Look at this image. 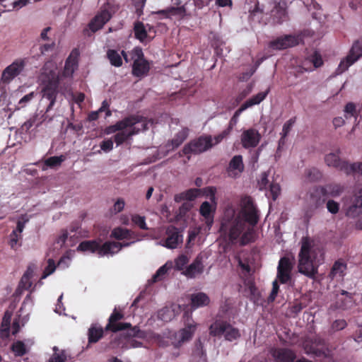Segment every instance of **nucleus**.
I'll return each mask as SVG.
<instances>
[{
	"label": "nucleus",
	"instance_id": "1",
	"mask_svg": "<svg viewBox=\"0 0 362 362\" xmlns=\"http://www.w3.org/2000/svg\"><path fill=\"white\" fill-rule=\"evenodd\" d=\"M259 220V211L251 197L245 196L241 199V209L237 216L233 215L230 219L223 220L221 230L227 233L228 239L234 243L245 229L246 223L255 226Z\"/></svg>",
	"mask_w": 362,
	"mask_h": 362
},
{
	"label": "nucleus",
	"instance_id": "2",
	"mask_svg": "<svg viewBox=\"0 0 362 362\" xmlns=\"http://www.w3.org/2000/svg\"><path fill=\"white\" fill-rule=\"evenodd\" d=\"M322 255L320 250L313 247L309 238H303L298 254L299 272L310 277L314 276L323 260Z\"/></svg>",
	"mask_w": 362,
	"mask_h": 362
},
{
	"label": "nucleus",
	"instance_id": "3",
	"mask_svg": "<svg viewBox=\"0 0 362 362\" xmlns=\"http://www.w3.org/2000/svg\"><path fill=\"white\" fill-rule=\"evenodd\" d=\"M340 149L335 153H329L325 157V163L329 166L337 168L345 173L347 175L360 174L362 175V162L349 163L339 158Z\"/></svg>",
	"mask_w": 362,
	"mask_h": 362
},
{
	"label": "nucleus",
	"instance_id": "4",
	"mask_svg": "<svg viewBox=\"0 0 362 362\" xmlns=\"http://www.w3.org/2000/svg\"><path fill=\"white\" fill-rule=\"evenodd\" d=\"M344 191V186L339 183H329L324 186L315 188L311 194V198L315 200L317 206L325 203L328 197H337Z\"/></svg>",
	"mask_w": 362,
	"mask_h": 362
},
{
	"label": "nucleus",
	"instance_id": "5",
	"mask_svg": "<svg viewBox=\"0 0 362 362\" xmlns=\"http://www.w3.org/2000/svg\"><path fill=\"white\" fill-rule=\"evenodd\" d=\"M209 334L213 337H223L226 341H233L240 337L238 329L226 321L216 320L209 327Z\"/></svg>",
	"mask_w": 362,
	"mask_h": 362
},
{
	"label": "nucleus",
	"instance_id": "6",
	"mask_svg": "<svg viewBox=\"0 0 362 362\" xmlns=\"http://www.w3.org/2000/svg\"><path fill=\"white\" fill-rule=\"evenodd\" d=\"M59 85V78L58 75L55 72L51 71L49 75L47 76V80L45 81V85L42 89V99L49 101L45 113L49 112L56 103Z\"/></svg>",
	"mask_w": 362,
	"mask_h": 362
},
{
	"label": "nucleus",
	"instance_id": "7",
	"mask_svg": "<svg viewBox=\"0 0 362 362\" xmlns=\"http://www.w3.org/2000/svg\"><path fill=\"white\" fill-rule=\"evenodd\" d=\"M211 136H201L185 145L182 148L184 155L199 154L210 149L213 146Z\"/></svg>",
	"mask_w": 362,
	"mask_h": 362
},
{
	"label": "nucleus",
	"instance_id": "8",
	"mask_svg": "<svg viewBox=\"0 0 362 362\" xmlns=\"http://www.w3.org/2000/svg\"><path fill=\"white\" fill-rule=\"evenodd\" d=\"M112 247H117L116 244L110 243V241H106L101 245L100 240H84L78 245V250L91 253L97 252L100 256H105L110 255Z\"/></svg>",
	"mask_w": 362,
	"mask_h": 362
},
{
	"label": "nucleus",
	"instance_id": "9",
	"mask_svg": "<svg viewBox=\"0 0 362 362\" xmlns=\"http://www.w3.org/2000/svg\"><path fill=\"white\" fill-rule=\"evenodd\" d=\"M344 210L346 216L355 218L362 214V193L359 192L346 197L344 201Z\"/></svg>",
	"mask_w": 362,
	"mask_h": 362
},
{
	"label": "nucleus",
	"instance_id": "10",
	"mask_svg": "<svg viewBox=\"0 0 362 362\" xmlns=\"http://www.w3.org/2000/svg\"><path fill=\"white\" fill-rule=\"evenodd\" d=\"M362 57V37L355 41L346 57L341 61L337 69V74L344 72L348 68Z\"/></svg>",
	"mask_w": 362,
	"mask_h": 362
},
{
	"label": "nucleus",
	"instance_id": "11",
	"mask_svg": "<svg viewBox=\"0 0 362 362\" xmlns=\"http://www.w3.org/2000/svg\"><path fill=\"white\" fill-rule=\"evenodd\" d=\"M25 65V59L15 60L3 71L1 77V83L5 85L10 83L14 78L18 76L23 71Z\"/></svg>",
	"mask_w": 362,
	"mask_h": 362
},
{
	"label": "nucleus",
	"instance_id": "12",
	"mask_svg": "<svg viewBox=\"0 0 362 362\" xmlns=\"http://www.w3.org/2000/svg\"><path fill=\"white\" fill-rule=\"evenodd\" d=\"M110 18V13L106 9L102 10L90 21L88 28L83 29V35L90 36L93 33L101 29Z\"/></svg>",
	"mask_w": 362,
	"mask_h": 362
},
{
	"label": "nucleus",
	"instance_id": "13",
	"mask_svg": "<svg viewBox=\"0 0 362 362\" xmlns=\"http://www.w3.org/2000/svg\"><path fill=\"white\" fill-rule=\"evenodd\" d=\"M148 129V124L144 121L141 117V122L139 124H134V126L129 127L128 129L121 130L114 136V141L117 146L122 144L127 139L131 138L133 135L137 134L141 130Z\"/></svg>",
	"mask_w": 362,
	"mask_h": 362
},
{
	"label": "nucleus",
	"instance_id": "14",
	"mask_svg": "<svg viewBox=\"0 0 362 362\" xmlns=\"http://www.w3.org/2000/svg\"><path fill=\"white\" fill-rule=\"evenodd\" d=\"M270 16L274 23L281 24L288 19L287 4L284 0H273Z\"/></svg>",
	"mask_w": 362,
	"mask_h": 362
},
{
	"label": "nucleus",
	"instance_id": "15",
	"mask_svg": "<svg viewBox=\"0 0 362 362\" xmlns=\"http://www.w3.org/2000/svg\"><path fill=\"white\" fill-rule=\"evenodd\" d=\"M197 325L194 323H187L183 329L179 330L174 334L173 344L175 348L180 347L185 343L189 341L192 338Z\"/></svg>",
	"mask_w": 362,
	"mask_h": 362
},
{
	"label": "nucleus",
	"instance_id": "16",
	"mask_svg": "<svg viewBox=\"0 0 362 362\" xmlns=\"http://www.w3.org/2000/svg\"><path fill=\"white\" fill-rule=\"evenodd\" d=\"M299 41L300 38L298 36L286 35L271 41L269 42V47L274 49H284L298 45Z\"/></svg>",
	"mask_w": 362,
	"mask_h": 362
},
{
	"label": "nucleus",
	"instance_id": "17",
	"mask_svg": "<svg viewBox=\"0 0 362 362\" xmlns=\"http://www.w3.org/2000/svg\"><path fill=\"white\" fill-rule=\"evenodd\" d=\"M260 139V134L253 128L244 130L241 134V144L245 148L256 147Z\"/></svg>",
	"mask_w": 362,
	"mask_h": 362
},
{
	"label": "nucleus",
	"instance_id": "18",
	"mask_svg": "<svg viewBox=\"0 0 362 362\" xmlns=\"http://www.w3.org/2000/svg\"><path fill=\"white\" fill-rule=\"evenodd\" d=\"M293 266L288 257H281L277 267V278L282 284H286L291 279Z\"/></svg>",
	"mask_w": 362,
	"mask_h": 362
},
{
	"label": "nucleus",
	"instance_id": "19",
	"mask_svg": "<svg viewBox=\"0 0 362 362\" xmlns=\"http://www.w3.org/2000/svg\"><path fill=\"white\" fill-rule=\"evenodd\" d=\"M166 238L165 240V247L169 249L177 248L182 243V235L174 226H170L166 229Z\"/></svg>",
	"mask_w": 362,
	"mask_h": 362
},
{
	"label": "nucleus",
	"instance_id": "20",
	"mask_svg": "<svg viewBox=\"0 0 362 362\" xmlns=\"http://www.w3.org/2000/svg\"><path fill=\"white\" fill-rule=\"evenodd\" d=\"M141 122V117L132 115L127 117L123 119L118 121L115 124L110 126L107 129V133H115L117 131L128 129L129 127L134 126V124H139Z\"/></svg>",
	"mask_w": 362,
	"mask_h": 362
},
{
	"label": "nucleus",
	"instance_id": "21",
	"mask_svg": "<svg viewBox=\"0 0 362 362\" xmlns=\"http://www.w3.org/2000/svg\"><path fill=\"white\" fill-rule=\"evenodd\" d=\"M124 318V315L122 313L118 312L116 308H115L113 313L110 315L109 318V322L107 325L105 329L111 330L113 332H117L118 331H122L126 329L127 327H131V324L128 322H117L119 320Z\"/></svg>",
	"mask_w": 362,
	"mask_h": 362
},
{
	"label": "nucleus",
	"instance_id": "22",
	"mask_svg": "<svg viewBox=\"0 0 362 362\" xmlns=\"http://www.w3.org/2000/svg\"><path fill=\"white\" fill-rule=\"evenodd\" d=\"M33 267H28L25 272L21 277L16 292L13 294H23V293L25 291H28L30 293L33 292V289H31L33 285L31 278L33 277Z\"/></svg>",
	"mask_w": 362,
	"mask_h": 362
},
{
	"label": "nucleus",
	"instance_id": "23",
	"mask_svg": "<svg viewBox=\"0 0 362 362\" xmlns=\"http://www.w3.org/2000/svg\"><path fill=\"white\" fill-rule=\"evenodd\" d=\"M45 112H42V111L35 113L22 124L21 127V132L28 133L33 127H38L47 119V116Z\"/></svg>",
	"mask_w": 362,
	"mask_h": 362
},
{
	"label": "nucleus",
	"instance_id": "24",
	"mask_svg": "<svg viewBox=\"0 0 362 362\" xmlns=\"http://www.w3.org/2000/svg\"><path fill=\"white\" fill-rule=\"evenodd\" d=\"M244 170V164L243 161V156L241 155H236L230 160L227 172L228 176L235 177L238 176Z\"/></svg>",
	"mask_w": 362,
	"mask_h": 362
},
{
	"label": "nucleus",
	"instance_id": "25",
	"mask_svg": "<svg viewBox=\"0 0 362 362\" xmlns=\"http://www.w3.org/2000/svg\"><path fill=\"white\" fill-rule=\"evenodd\" d=\"M347 264L343 259H339L332 265L329 276L332 279L341 280L346 274Z\"/></svg>",
	"mask_w": 362,
	"mask_h": 362
},
{
	"label": "nucleus",
	"instance_id": "26",
	"mask_svg": "<svg viewBox=\"0 0 362 362\" xmlns=\"http://www.w3.org/2000/svg\"><path fill=\"white\" fill-rule=\"evenodd\" d=\"M272 354L276 362H293L296 358L295 353L288 349H276Z\"/></svg>",
	"mask_w": 362,
	"mask_h": 362
},
{
	"label": "nucleus",
	"instance_id": "27",
	"mask_svg": "<svg viewBox=\"0 0 362 362\" xmlns=\"http://www.w3.org/2000/svg\"><path fill=\"white\" fill-rule=\"evenodd\" d=\"M203 271L202 257L197 256L193 262L186 268L183 274L189 278H194L196 275L202 274Z\"/></svg>",
	"mask_w": 362,
	"mask_h": 362
},
{
	"label": "nucleus",
	"instance_id": "28",
	"mask_svg": "<svg viewBox=\"0 0 362 362\" xmlns=\"http://www.w3.org/2000/svg\"><path fill=\"white\" fill-rule=\"evenodd\" d=\"M216 211V205L213 206L209 202H204L199 208L200 214L206 220V223L211 227L214 223V217Z\"/></svg>",
	"mask_w": 362,
	"mask_h": 362
},
{
	"label": "nucleus",
	"instance_id": "29",
	"mask_svg": "<svg viewBox=\"0 0 362 362\" xmlns=\"http://www.w3.org/2000/svg\"><path fill=\"white\" fill-rule=\"evenodd\" d=\"M150 70L148 62L146 59L134 60L132 66V74L136 77H142L148 74Z\"/></svg>",
	"mask_w": 362,
	"mask_h": 362
},
{
	"label": "nucleus",
	"instance_id": "30",
	"mask_svg": "<svg viewBox=\"0 0 362 362\" xmlns=\"http://www.w3.org/2000/svg\"><path fill=\"white\" fill-rule=\"evenodd\" d=\"M255 226H248L245 227V229L243 231V233L240 235V245L242 246H245L249 243H254L256 240L257 233L255 230L254 229Z\"/></svg>",
	"mask_w": 362,
	"mask_h": 362
},
{
	"label": "nucleus",
	"instance_id": "31",
	"mask_svg": "<svg viewBox=\"0 0 362 362\" xmlns=\"http://www.w3.org/2000/svg\"><path fill=\"white\" fill-rule=\"evenodd\" d=\"M201 189L192 188L189 189L182 193L175 194V201L176 202H181L182 201H194L201 194Z\"/></svg>",
	"mask_w": 362,
	"mask_h": 362
},
{
	"label": "nucleus",
	"instance_id": "32",
	"mask_svg": "<svg viewBox=\"0 0 362 362\" xmlns=\"http://www.w3.org/2000/svg\"><path fill=\"white\" fill-rule=\"evenodd\" d=\"M139 338L149 341L156 342L161 346H165L168 345V343L164 340L161 335L156 334L151 330L142 331V334L139 336Z\"/></svg>",
	"mask_w": 362,
	"mask_h": 362
},
{
	"label": "nucleus",
	"instance_id": "33",
	"mask_svg": "<svg viewBox=\"0 0 362 362\" xmlns=\"http://www.w3.org/2000/svg\"><path fill=\"white\" fill-rule=\"evenodd\" d=\"M172 268V263L167 262L164 265L161 266L152 276L151 279L148 281V284H153L164 279L167 275L169 269Z\"/></svg>",
	"mask_w": 362,
	"mask_h": 362
},
{
	"label": "nucleus",
	"instance_id": "34",
	"mask_svg": "<svg viewBox=\"0 0 362 362\" xmlns=\"http://www.w3.org/2000/svg\"><path fill=\"white\" fill-rule=\"evenodd\" d=\"M269 92L270 88L269 87L265 91L259 92L246 100L243 105L247 109L250 107L259 104L266 98Z\"/></svg>",
	"mask_w": 362,
	"mask_h": 362
},
{
	"label": "nucleus",
	"instance_id": "35",
	"mask_svg": "<svg viewBox=\"0 0 362 362\" xmlns=\"http://www.w3.org/2000/svg\"><path fill=\"white\" fill-rule=\"evenodd\" d=\"M188 128L185 127L175 135L174 138L170 141L172 149L178 148L185 141L188 136Z\"/></svg>",
	"mask_w": 362,
	"mask_h": 362
},
{
	"label": "nucleus",
	"instance_id": "36",
	"mask_svg": "<svg viewBox=\"0 0 362 362\" xmlns=\"http://www.w3.org/2000/svg\"><path fill=\"white\" fill-rule=\"evenodd\" d=\"M134 37L140 42H144L148 36L144 24L141 21H136L134 24Z\"/></svg>",
	"mask_w": 362,
	"mask_h": 362
},
{
	"label": "nucleus",
	"instance_id": "37",
	"mask_svg": "<svg viewBox=\"0 0 362 362\" xmlns=\"http://www.w3.org/2000/svg\"><path fill=\"white\" fill-rule=\"evenodd\" d=\"M78 66L77 57L74 56V51L66 59L64 65V73L66 75H72Z\"/></svg>",
	"mask_w": 362,
	"mask_h": 362
},
{
	"label": "nucleus",
	"instance_id": "38",
	"mask_svg": "<svg viewBox=\"0 0 362 362\" xmlns=\"http://www.w3.org/2000/svg\"><path fill=\"white\" fill-rule=\"evenodd\" d=\"M88 342L95 343L103 337V329L100 326L92 325L88 329Z\"/></svg>",
	"mask_w": 362,
	"mask_h": 362
},
{
	"label": "nucleus",
	"instance_id": "39",
	"mask_svg": "<svg viewBox=\"0 0 362 362\" xmlns=\"http://www.w3.org/2000/svg\"><path fill=\"white\" fill-rule=\"evenodd\" d=\"M132 233L130 230L121 227L115 228L111 233V237L121 240L124 239H131Z\"/></svg>",
	"mask_w": 362,
	"mask_h": 362
},
{
	"label": "nucleus",
	"instance_id": "40",
	"mask_svg": "<svg viewBox=\"0 0 362 362\" xmlns=\"http://www.w3.org/2000/svg\"><path fill=\"white\" fill-rule=\"evenodd\" d=\"M107 57L112 66L119 67L122 65V57L117 50L110 49L107 52Z\"/></svg>",
	"mask_w": 362,
	"mask_h": 362
},
{
	"label": "nucleus",
	"instance_id": "41",
	"mask_svg": "<svg viewBox=\"0 0 362 362\" xmlns=\"http://www.w3.org/2000/svg\"><path fill=\"white\" fill-rule=\"evenodd\" d=\"M191 306L193 310L207 305L210 300L208 296H191Z\"/></svg>",
	"mask_w": 362,
	"mask_h": 362
},
{
	"label": "nucleus",
	"instance_id": "42",
	"mask_svg": "<svg viewBox=\"0 0 362 362\" xmlns=\"http://www.w3.org/2000/svg\"><path fill=\"white\" fill-rule=\"evenodd\" d=\"M306 177L311 182H316L322 177V172L317 168L313 167L308 168L305 171Z\"/></svg>",
	"mask_w": 362,
	"mask_h": 362
},
{
	"label": "nucleus",
	"instance_id": "43",
	"mask_svg": "<svg viewBox=\"0 0 362 362\" xmlns=\"http://www.w3.org/2000/svg\"><path fill=\"white\" fill-rule=\"evenodd\" d=\"M11 319V313L9 312H6L2 320L1 325V332L2 336L7 337L8 334V329L10 326Z\"/></svg>",
	"mask_w": 362,
	"mask_h": 362
},
{
	"label": "nucleus",
	"instance_id": "44",
	"mask_svg": "<svg viewBox=\"0 0 362 362\" xmlns=\"http://www.w3.org/2000/svg\"><path fill=\"white\" fill-rule=\"evenodd\" d=\"M22 235L16 234V232H11L9 235L8 245L11 248L16 250L19 247L21 246Z\"/></svg>",
	"mask_w": 362,
	"mask_h": 362
},
{
	"label": "nucleus",
	"instance_id": "45",
	"mask_svg": "<svg viewBox=\"0 0 362 362\" xmlns=\"http://www.w3.org/2000/svg\"><path fill=\"white\" fill-rule=\"evenodd\" d=\"M281 192L280 185L276 182H271L269 185V192H267L266 195L268 197H271L273 201H275Z\"/></svg>",
	"mask_w": 362,
	"mask_h": 362
},
{
	"label": "nucleus",
	"instance_id": "46",
	"mask_svg": "<svg viewBox=\"0 0 362 362\" xmlns=\"http://www.w3.org/2000/svg\"><path fill=\"white\" fill-rule=\"evenodd\" d=\"M65 160L64 156H52L45 160V165L51 168L59 166Z\"/></svg>",
	"mask_w": 362,
	"mask_h": 362
},
{
	"label": "nucleus",
	"instance_id": "47",
	"mask_svg": "<svg viewBox=\"0 0 362 362\" xmlns=\"http://www.w3.org/2000/svg\"><path fill=\"white\" fill-rule=\"evenodd\" d=\"M194 354L199 358H203L206 356L204 342L201 338L197 339L194 342Z\"/></svg>",
	"mask_w": 362,
	"mask_h": 362
},
{
	"label": "nucleus",
	"instance_id": "48",
	"mask_svg": "<svg viewBox=\"0 0 362 362\" xmlns=\"http://www.w3.org/2000/svg\"><path fill=\"white\" fill-rule=\"evenodd\" d=\"M11 349L17 356H23L27 352L25 345L21 341H17L13 343Z\"/></svg>",
	"mask_w": 362,
	"mask_h": 362
},
{
	"label": "nucleus",
	"instance_id": "49",
	"mask_svg": "<svg viewBox=\"0 0 362 362\" xmlns=\"http://www.w3.org/2000/svg\"><path fill=\"white\" fill-rule=\"evenodd\" d=\"M202 192L201 193L203 194V195L206 197H209L211 202L214 204V205H216V188L215 187H206L203 189H201Z\"/></svg>",
	"mask_w": 362,
	"mask_h": 362
},
{
	"label": "nucleus",
	"instance_id": "50",
	"mask_svg": "<svg viewBox=\"0 0 362 362\" xmlns=\"http://www.w3.org/2000/svg\"><path fill=\"white\" fill-rule=\"evenodd\" d=\"M344 111L346 119L351 117H357L358 115L356 105L352 102H349L345 105Z\"/></svg>",
	"mask_w": 362,
	"mask_h": 362
},
{
	"label": "nucleus",
	"instance_id": "51",
	"mask_svg": "<svg viewBox=\"0 0 362 362\" xmlns=\"http://www.w3.org/2000/svg\"><path fill=\"white\" fill-rule=\"evenodd\" d=\"M312 66L314 68H319L323 64L322 56L317 51L314 52L309 56Z\"/></svg>",
	"mask_w": 362,
	"mask_h": 362
},
{
	"label": "nucleus",
	"instance_id": "52",
	"mask_svg": "<svg viewBox=\"0 0 362 362\" xmlns=\"http://www.w3.org/2000/svg\"><path fill=\"white\" fill-rule=\"evenodd\" d=\"M313 70V67L312 66V64L310 59L309 56L306 57L301 63V64L298 67L297 72L298 74H303L306 71H311Z\"/></svg>",
	"mask_w": 362,
	"mask_h": 362
},
{
	"label": "nucleus",
	"instance_id": "53",
	"mask_svg": "<svg viewBox=\"0 0 362 362\" xmlns=\"http://www.w3.org/2000/svg\"><path fill=\"white\" fill-rule=\"evenodd\" d=\"M168 16H180L181 17H184L186 15V8L185 6H181L178 7L170 6L167 8Z\"/></svg>",
	"mask_w": 362,
	"mask_h": 362
},
{
	"label": "nucleus",
	"instance_id": "54",
	"mask_svg": "<svg viewBox=\"0 0 362 362\" xmlns=\"http://www.w3.org/2000/svg\"><path fill=\"white\" fill-rule=\"evenodd\" d=\"M67 359V355L64 350L53 353L48 362H65Z\"/></svg>",
	"mask_w": 362,
	"mask_h": 362
},
{
	"label": "nucleus",
	"instance_id": "55",
	"mask_svg": "<svg viewBox=\"0 0 362 362\" xmlns=\"http://www.w3.org/2000/svg\"><path fill=\"white\" fill-rule=\"evenodd\" d=\"M132 221L135 225L139 226L141 229H148V227L146 223V218L144 216H141L139 214H135L132 216Z\"/></svg>",
	"mask_w": 362,
	"mask_h": 362
},
{
	"label": "nucleus",
	"instance_id": "56",
	"mask_svg": "<svg viewBox=\"0 0 362 362\" xmlns=\"http://www.w3.org/2000/svg\"><path fill=\"white\" fill-rule=\"evenodd\" d=\"M125 330H127L126 332L124 333L125 337L127 338H139V336L142 334V331L140 330L137 326L132 327L131 325L130 327H127Z\"/></svg>",
	"mask_w": 362,
	"mask_h": 362
},
{
	"label": "nucleus",
	"instance_id": "57",
	"mask_svg": "<svg viewBox=\"0 0 362 362\" xmlns=\"http://www.w3.org/2000/svg\"><path fill=\"white\" fill-rule=\"evenodd\" d=\"M269 177V173L268 172H263L261 174V178L259 180H258V187L259 190H264L267 188V187L269 185V180L268 179Z\"/></svg>",
	"mask_w": 362,
	"mask_h": 362
},
{
	"label": "nucleus",
	"instance_id": "58",
	"mask_svg": "<svg viewBox=\"0 0 362 362\" xmlns=\"http://www.w3.org/2000/svg\"><path fill=\"white\" fill-rule=\"evenodd\" d=\"M56 269L55 262L52 259H49L47 261V265L45 268L42 278H46L49 275L52 274Z\"/></svg>",
	"mask_w": 362,
	"mask_h": 362
},
{
	"label": "nucleus",
	"instance_id": "59",
	"mask_svg": "<svg viewBox=\"0 0 362 362\" xmlns=\"http://www.w3.org/2000/svg\"><path fill=\"white\" fill-rule=\"evenodd\" d=\"M247 108L243 105V104L235 112L233 116L230 119L229 122V124L228 127H231V130L233 128V126L236 124L238 122V118L240 116V115Z\"/></svg>",
	"mask_w": 362,
	"mask_h": 362
},
{
	"label": "nucleus",
	"instance_id": "60",
	"mask_svg": "<svg viewBox=\"0 0 362 362\" xmlns=\"http://www.w3.org/2000/svg\"><path fill=\"white\" fill-rule=\"evenodd\" d=\"M296 121V117H293L289 119L283 126L282 128V134H284V136H287L289 132H291L293 124Z\"/></svg>",
	"mask_w": 362,
	"mask_h": 362
},
{
	"label": "nucleus",
	"instance_id": "61",
	"mask_svg": "<svg viewBox=\"0 0 362 362\" xmlns=\"http://www.w3.org/2000/svg\"><path fill=\"white\" fill-rule=\"evenodd\" d=\"M188 263V258L186 255H180L175 259V267L177 270L181 271L183 270L185 265Z\"/></svg>",
	"mask_w": 362,
	"mask_h": 362
},
{
	"label": "nucleus",
	"instance_id": "62",
	"mask_svg": "<svg viewBox=\"0 0 362 362\" xmlns=\"http://www.w3.org/2000/svg\"><path fill=\"white\" fill-rule=\"evenodd\" d=\"M130 57H132V59L134 60H139L141 61L144 59V53L142 51V49L139 47H134L130 52H129Z\"/></svg>",
	"mask_w": 362,
	"mask_h": 362
},
{
	"label": "nucleus",
	"instance_id": "63",
	"mask_svg": "<svg viewBox=\"0 0 362 362\" xmlns=\"http://www.w3.org/2000/svg\"><path fill=\"white\" fill-rule=\"evenodd\" d=\"M327 209L331 214H336L339 212V204L337 202L330 199L327 202Z\"/></svg>",
	"mask_w": 362,
	"mask_h": 362
},
{
	"label": "nucleus",
	"instance_id": "64",
	"mask_svg": "<svg viewBox=\"0 0 362 362\" xmlns=\"http://www.w3.org/2000/svg\"><path fill=\"white\" fill-rule=\"evenodd\" d=\"M231 132V127H227L226 129L222 131L219 134L214 136V139L215 141L214 145L219 144L224 138L230 134Z\"/></svg>",
	"mask_w": 362,
	"mask_h": 362
}]
</instances>
